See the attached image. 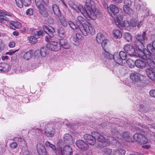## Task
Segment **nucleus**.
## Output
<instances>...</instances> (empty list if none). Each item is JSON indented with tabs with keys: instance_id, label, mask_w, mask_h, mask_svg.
Returning <instances> with one entry per match:
<instances>
[{
	"instance_id": "39448f33",
	"label": "nucleus",
	"mask_w": 155,
	"mask_h": 155,
	"mask_svg": "<svg viewBox=\"0 0 155 155\" xmlns=\"http://www.w3.org/2000/svg\"><path fill=\"white\" fill-rule=\"evenodd\" d=\"M110 132L112 137L107 138L106 141L105 138L104 141L102 143L103 144H102V146L103 147H105L108 146L110 143L112 144L116 143V145L118 146V145L120 146V141L118 139L120 138L121 135L118 129L116 127H112L111 128Z\"/></svg>"
},
{
	"instance_id": "f03ea898",
	"label": "nucleus",
	"mask_w": 155,
	"mask_h": 155,
	"mask_svg": "<svg viewBox=\"0 0 155 155\" xmlns=\"http://www.w3.org/2000/svg\"><path fill=\"white\" fill-rule=\"evenodd\" d=\"M136 47L135 52L138 56L143 59H146V62L148 59L154 61L155 60V55L152 53L155 52V41L152 42V44H148L147 49L141 48L140 46H135Z\"/></svg>"
},
{
	"instance_id": "c756f323",
	"label": "nucleus",
	"mask_w": 155,
	"mask_h": 155,
	"mask_svg": "<svg viewBox=\"0 0 155 155\" xmlns=\"http://www.w3.org/2000/svg\"><path fill=\"white\" fill-rule=\"evenodd\" d=\"M134 8L136 11L141 13H142L145 10L143 6L140 5V4L136 2L134 4Z\"/></svg>"
},
{
	"instance_id": "5701e85b",
	"label": "nucleus",
	"mask_w": 155,
	"mask_h": 155,
	"mask_svg": "<svg viewBox=\"0 0 155 155\" xmlns=\"http://www.w3.org/2000/svg\"><path fill=\"white\" fill-rule=\"evenodd\" d=\"M18 6L20 8H22L23 5L28 6L30 4L31 0H15Z\"/></svg>"
},
{
	"instance_id": "8fccbe9b",
	"label": "nucleus",
	"mask_w": 155,
	"mask_h": 155,
	"mask_svg": "<svg viewBox=\"0 0 155 155\" xmlns=\"http://www.w3.org/2000/svg\"><path fill=\"white\" fill-rule=\"evenodd\" d=\"M26 15L28 16H31L33 14V10L32 9H28L26 12Z\"/></svg>"
},
{
	"instance_id": "f704fd0d",
	"label": "nucleus",
	"mask_w": 155,
	"mask_h": 155,
	"mask_svg": "<svg viewBox=\"0 0 155 155\" xmlns=\"http://www.w3.org/2000/svg\"><path fill=\"white\" fill-rule=\"evenodd\" d=\"M52 9L54 14L57 16L60 15L61 12L58 6L56 4H54L52 6Z\"/></svg>"
},
{
	"instance_id": "c9c22d12",
	"label": "nucleus",
	"mask_w": 155,
	"mask_h": 155,
	"mask_svg": "<svg viewBox=\"0 0 155 155\" xmlns=\"http://www.w3.org/2000/svg\"><path fill=\"white\" fill-rule=\"evenodd\" d=\"M57 31L59 36L63 38L65 35V31L64 28L62 27H59L58 28Z\"/></svg>"
},
{
	"instance_id": "603ef678",
	"label": "nucleus",
	"mask_w": 155,
	"mask_h": 155,
	"mask_svg": "<svg viewBox=\"0 0 155 155\" xmlns=\"http://www.w3.org/2000/svg\"><path fill=\"white\" fill-rule=\"evenodd\" d=\"M10 146L12 149H14L17 147V144L15 142H13L11 143Z\"/></svg>"
},
{
	"instance_id": "13d9d810",
	"label": "nucleus",
	"mask_w": 155,
	"mask_h": 155,
	"mask_svg": "<svg viewBox=\"0 0 155 155\" xmlns=\"http://www.w3.org/2000/svg\"><path fill=\"white\" fill-rule=\"evenodd\" d=\"M18 50H11L9 52H6V54H9V55H12L13 54L15 53L16 51H17Z\"/></svg>"
},
{
	"instance_id": "4d7b16f0",
	"label": "nucleus",
	"mask_w": 155,
	"mask_h": 155,
	"mask_svg": "<svg viewBox=\"0 0 155 155\" xmlns=\"http://www.w3.org/2000/svg\"><path fill=\"white\" fill-rule=\"evenodd\" d=\"M149 93L151 96L155 97V90H151L150 91Z\"/></svg>"
},
{
	"instance_id": "a211bd4d",
	"label": "nucleus",
	"mask_w": 155,
	"mask_h": 155,
	"mask_svg": "<svg viewBox=\"0 0 155 155\" xmlns=\"http://www.w3.org/2000/svg\"><path fill=\"white\" fill-rule=\"evenodd\" d=\"M81 35L79 33H76L75 35L72 36L70 38V41L74 45H78L81 39Z\"/></svg>"
},
{
	"instance_id": "c85d7f7f",
	"label": "nucleus",
	"mask_w": 155,
	"mask_h": 155,
	"mask_svg": "<svg viewBox=\"0 0 155 155\" xmlns=\"http://www.w3.org/2000/svg\"><path fill=\"white\" fill-rule=\"evenodd\" d=\"M40 54L42 56H45L48 54L46 49L44 47L41 48L40 52L39 50H36L35 52V56H38V54L39 55Z\"/></svg>"
},
{
	"instance_id": "9d476101",
	"label": "nucleus",
	"mask_w": 155,
	"mask_h": 155,
	"mask_svg": "<svg viewBox=\"0 0 155 155\" xmlns=\"http://www.w3.org/2000/svg\"><path fill=\"white\" fill-rule=\"evenodd\" d=\"M147 62L150 68H147L146 69V74L151 79L155 81V63L154 61L150 59L147 60Z\"/></svg>"
},
{
	"instance_id": "58836bf2",
	"label": "nucleus",
	"mask_w": 155,
	"mask_h": 155,
	"mask_svg": "<svg viewBox=\"0 0 155 155\" xmlns=\"http://www.w3.org/2000/svg\"><path fill=\"white\" fill-rule=\"evenodd\" d=\"M105 39L104 35L101 33H98L96 37L97 41L98 43H101Z\"/></svg>"
},
{
	"instance_id": "2f4dec72",
	"label": "nucleus",
	"mask_w": 155,
	"mask_h": 155,
	"mask_svg": "<svg viewBox=\"0 0 155 155\" xmlns=\"http://www.w3.org/2000/svg\"><path fill=\"white\" fill-rule=\"evenodd\" d=\"M9 67L8 64L5 63L0 64V71L2 72L6 73L8 71Z\"/></svg>"
},
{
	"instance_id": "ea45409f",
	"label": "nucleus",
	"mask_w": 155,
	"mask_h": 155,
	"mask_svg": "<svg viewBox=\"0 0 155 155\" xmlns=\"http://www.w3.org/2000/svg\"><path fill=\"white\" fill-rule=\"evenodd\" d=\"M124 38L127 41L130 42L132 40V35L130 33L126 32L124 34Z\"/></svg>"
},
{
	"instance_id": "79ce46f5",
	"label": "nucleus",
	"mask_w": 155,
	"mask_h": 155,
	"mask_svg": "<svg viewBox=\"0 0 155 155\" xmlns=\"http://www.w3.org/2000/svg\"><path fill=\"white\" fill-rule=\"evenodd\" d=\"M130 28H134L138 25V21L136 19H132L130 20Z\"/></svg>"
},
{
	"instance_id": "338daca9",
	"label": "nucleus",
	"mask_w": 155,
	"mask_h": 155,
	"mask_svg": "<svg viewBox=\"0 0 155 155\" xmlns=\"http://www.w3.org/2000/svg\"><path fill=\"white\" fill-rule=\"evenodd\" d=\"M48 23L50 24H52L53 23V20L51 18H48Z\"/></svg>"
},
{
	"instance_id": "423d86ee",
	"label": "nucleus",
	"mask_w": 155,
	"mask_h": 155,
	"mask_svg": "<svg viewBox=\"0 0 155 155\" xmlns=\"http://www.w3.org/2000/svg\"><path fill=\"white\" fill-rule=\"evenodd\" d=\"M83 137L86 142L89 144L94 145L95 144L96 140H97L100 142V147H103L102 144L104 141L105 137L98 132H93L91 133V135L86 134L84 135Z\"/></svg>"
},
{
	"instance_id": "b1692460",
	"label": "nucleus",
	"mask_w": 155,
	"mask_h": 155,
	"mask_svg": "<svg viewBox=\"0 0 155 155\" xmlns=\"http://www.w3.org/2000/svg\"><path fill=\"white\" fill-rule=\"evenodd\" d=\"M135 66L139 68H143L145 67L147 64L148 65L146 62V60L143 59L142 60L137 59L135 61Z\"/></svg>"
},
{
	"instance_id": "ddd939ff",
	"label": "nucleus",
	"mask_w": 155,
	"mask_h": 155,
	"mask_svg": "<svg viewBox=\"0 0 155 155\" xmlns=\"http://www.w3.org/2000/svg\"><path fill=\"white\" fill-rule=\"evenodd\" d=\"M145 32H143L142 35L138 34L136 36L137 40L135 46H140L141 48H143L147 40Z\"/></svg>"
},
{
	"instance_id": "69168bd1",
	"label": "nucleus",
	"mask_w": 155,
	"mask_h": 155,
	"mask_svg": "<svg viewBox=\"0 0 155 155\" xmlns=\"http://www.w3.org/2000/svg\"><path fill=\"white\" fill-rule=\"evenodd\" d=\"M142 147L143 148L146 149H148L150 147V145L147 144V145H143L142 146Z\"/></svg>"
},
{
	"instance_id": "2eb2a0df",
	"label": "nucleus",
	"mask_w": 155,
	"mask_h": 155,
	"mask_svg": "<svg viewBox=\"0 0 155 155\" xmlns=\"http://www.w3.org/2000/svg\"><path fill=\"white\" fill-rule=\"evenodd\" d=\"M107 9L109 14L114 18V21H115V19L116 16L118 15H120V14L117 15L116 14L118 13L119 12L118 8L115 5L111 4L107 7Z\"/></svg>"
},
{
	"instance_id": "0e129e2a",
	"label": "nucleus",
	"mask_w": 155,
	"mask_h": 155,
	"mask_svg": "<svg viewBox=\"0 0 155 155\" xmlns=\"http://www.w3.org/2000/svg\"><path fill=\"white\" fill-rule=\"evenodd\" d=\"M43 32L42 31H36V34L38 35H42L43 34Z\"/></svg>"
},
{
	"instance_id": "412c9836",
	"label": "nucleus",
	"mask_w": 155,
	"mask_h": 155,
	"mask_svg": "<svg viewBox=\"0 0 155 155\" xmlns=\"http://www.w3.org/2000/svg\"><path fill=\"white\" fill-rule=\"evenodd\" d=\"M124 50L129 55L134 54L135 50L132 45L127 44L125 45L124 47Z\"/></svg>"
},
{
	"instance_id": "09e8293b",
	"label": "nucleus",
	"mask_w": 155,
	"mask_h": 155,
	"mask_svg": "<svg viewBox=\"0 0 155 155\" xmlns=\"http://www.w3.org/2000/svg\"><path fill=\"white\" fill-rule=\"evenodd\" d=\"M124 4V5L130 6L132 4V2L131 0H125Z\"/></svg>"
},
{
	"instance_id": "37998d69",
	"label": "nucleus",
	"mask_w": 155,
	"mask_h": 155,
	"mask_svg": "<svg viewBox=\"0 0 155 155\" xmlns=\"http://www.w3.org/2000/svg\"><path fill=\"white\" fill-rule=\"evenodd\" d=\"M15 140L16 141L19 145L21 146L22 145L25 144V141L21 137H17L15 139Z\"/></svg>"
},
{
	"instance_id": "49530a36",
	"label": "nucleus",
	"mask_w": 155,
	"mask_h": 155,
	"mask_svg": "<svg viewBox=\"0 0 155 155\" xmlns=\"http://www.w3.org/2000/svg\"><path fill=\"white\" fill-rule=\"evenodd\" d=\"M103 151L104 155H109L111 153L112 150L111 149L106 148L104 149Z\"/></svg>"
},
{
	"instance_id": "1a4fd4ad",
	"label": "nucleus",
	"mask_w": 155,
	"mask_h": 155,
	"mask_svg": "<svg viewBox=\"0 0 155 155\" xmlns=\"http://www.w3.org/2000/svg\"><path fill=\"white\" fill-rule=\"evenodd\" d=\"M40 127V130L44 131L45 135L47 137H52L55 133L54 127L51 124L41 123Z\"/></svg>"
},
{
	"instance_id": "20e7f679",
	"label": "nucleus",
	"mask_w": 155,
	"mask_h": 155,
	"mask_svg": "<svg viewBox=\"0 0 155 155\" xmlns=\"http://www.w3.org/2000/svg\"><path fill=\"white\" fill-rule=\"evenodd\" d=\"M44 31L48 35L45 36V40L48 43L46 45L47 48L53 51H58L60 49V46L58 43L55 41H51V38L53 37L54 34L55 30L50 26L44 25L43 27Z\"/></svg>"
},
{
	"instance_id": "6e6552de",
	"label": "nucleus",
	"mask_w": 155,
	"mask_h": 155,
	"mask_svg": "<svg viewBox=\"0 0 155 155\" xmlns=\"http://www.w3.org/2000/svg\"><path fill=\"white\" fill-rule=\"evenodd\" d=\"M35 2L42 16L44 17H47L48 14L46 10V7L48 5L49 0H35Z\"/></svg>"
},
{
	"instance_id": "dca6fc26",
	"label": "nucleus",
	"mask_w": 155,
	"mask_h": 155,
	"mask_svg": "<svg viewBox=\"0 0 155 155\" xmlns=\"http://www.w3.org/2000/svg\"><path fill=\"white\" fill-rule=\"evenodd\" d=\"M114 58V61L119 65H122L123 64V60H125L127 58V54L124 52L121 51L119 52V54H116Z\"/></svg>"
},
{
	"instance_id": "e433bc0d",
	"label": "nucleus",
	"mask_w": 155,
	"mask_h": 155,
	"mask_svg": "<svg viewBox=\"0 0 155 155\" xmlns=\"http://www.w3.org/2000/svg\"><path fill=\"white\" fill-rule=\"evenodd\" d=\"M123 9L126 13L128 15H130L133 14V10L130 8V6L124 5Z\"/></svg>"
},
{
	"instance_id": "a18cd8bd",
	"label": "nucleus",
	"mask_w": 155,
	"mask_h": 155,
	"mask_svg": "<svg viewBox=\"0 0 155 155\" xmlns=\"http://www.w3.org/2000/svg\"><path fill=\"white\" fill-rule=\"evenodd\" d=\"M21 150L23 155H31L29 152L26 147L23 146V147L22 148Z\"/></svg>"
},
{
	"instance_id": "72a5a7b5",
	"label": "nucleus",
	"mask_w": 155,
	"mask_h": 155,
	"mask_svg": "<svg viewBox=\"0 0 155 155\" xmlns=\"http://www.w3.org/2000/svg\"><path fill=\"white\" fill-rule=\"evenodd\" d=\"M35 52L33 50H30L25 54L23 56V58L25 59L28 60L31 57L33 56V54Z\"/></svg>"
},
{
	"instance_id": "de8ad7c7",
	"label": "nucleus",
	"mask_w": 155,
	"mask_h": 155,
	"mask_svg": "<svg viewBox=\"0 0 155 155\" xmlns=\"http://www.w3.org/2000/svg\"><path fill=\"white\" fill-rule=\"evenodd\" d=\"M3 15L7 16L9 17H11V15L10 13L6 11L4 12L2 10H0V18L1 16H3Z\"/></svg>"
},
{
	"instance_id": "052dcab7",
	"label": "nucleus",
	"mask_w": 155,
	"mask_h": 155,
	"mask_svg": "<svg viewBox=\"0 0 155 155\" xmlns=\"http://www.w3.org/2000/svg\"><path fill=\"white\" fill-rule=\"evenodd\" d=\"M5 16L3 15V16H1L0 19L7 21H9V18L6 17Z\"/></svg>"
},
{
	"instance_id": "473e14b6",
	"label": "nucleus",
	"mask_w": 155,
	"mask_h": 155,
	"mask_svg": "<svg viewBox=\"0 0 155 155\" xmlns=\"http://www.w3.org/2000/svg\"><path fill=\"white\" fill-rule=\"evenodd\" d=\"M113 37L115 38L120 39L122 37V34L121 31L118 29H114L112 31Z\"/></svg>"
},
{
	"instance_id": "774afa93",
	"label": "nucleus",
	"mask_w": 155,
	"mask_h": 155,
	"mask_svg": "<svg viewBox=\"0 0 155 155\" xmlns=\"http://www.w3.org/2000/svg\"><path fill=\"white\" fill-rule=\"evenodd\" d=\"M61 1L62 4H63V5H64V7L65 8H67L68 7L67 5L66 4V3H65L64 1V0H61Z\"/></svg>"
},
{
	"instance_id": "7ed1b4c3",
	"label": "nucleus",
	"mask_w": 155,
	"mask_h": 155,
	"mask_svg": "<svg viewBox=\"0 0 155 155\" xmlns=\"http://www.w3.org/2000/svg\"><path fill=\"white\" fill-rule=\"evenodd\" d=\"M100 14V11L95 8L93 1L86 0L82 14L87 20H94Z\"/></svg>"
},
{
	"instance_id": "4468645a",
	"label": "nucleus",
	"mask_w": 155,
	"mask_h": 155,
	"mask_svg": "<svg viewBox=\"0 0 155 155\" xmlns=\"http://www.w3.org/2000/svg\"><path fill=\"white\" fill-rule=\"evenodd\" d=\"M57 155H72L73 151L69 146H65L63 148L60 147L57 151Z\"/></svg>"
},
{
	"instance_id": "e2e57ef3",
	"label": "nucleus",
	"mask_w": 155,
	"mask_h": 155,
	"mask_svg": "<svg viewBox=\"0 0 155 155\" xmlns=\"http://www.w3.org/2000/svg\"><path fill=\"white\" fill-rule=\"evenodd\" d=\"M86 154L87 155H92V150H88L86 152Z\"/></svg>"
},
{
	"instance_id": "f8f14e48",
	"label": "nucleus",
	"mask_w": 155,
	"mask_h": 155,
	"mask_svg": "<svg viewBox=\"0 0 155 155\" xmlns=\"http://www.w3.org/2000/svg\"><path fill=\"white\" fill-rule=\"evenodd\" d=\"M122 18L120 15H118L115 19V22L116 25L120 29H123V28L125 29L128 30L131 28H130L129 23L127 21L125 20L122 22Z\"/></svg>"
},
{
	"instance_id": "680f3d73",
	"label": "nucleus",
	"mask_w": 155,
	"mask_h": 155,
	"mask_svg": "<svg viewBox=\"0 0 155 155\" xmlns=\"http://www.w3.org/2000/svg\"><path fill=\"white\" fill-rule=\"evenodd\" d=\"M128 155H144L143 154L139 153L138 152H134L132 153H130L129 154H128Z\"/></svg>"
},
{
	"instance_id": "c03bdc74",
	"label": "nucleus",
	"mask_w": 155,
	"mask_h": 155,
	"mask_svg": "<svg viewBox=\"0 0 155 155\" xmlns=\"http://www.w3.org/2000/svg\"><path fill=\"white\" fill-rule=\"evenodd\" d=\"M68 24L70 26L73 30L78 29L77 25H75L71 21H68Z\"/></svg>"
},
{
	"instance_id": "393cba45",
	"label": "nucleus",
	"mask_w": 155,
	"mask_h": 155,
	"mask_svg": "<svg viewBox=\"0 0 155 155\" xmlns=\"http://www.w3.org/2000/svg\"><path fill=\"white\" fill-rule=\"evenodd\" d=\"M85 21L84 18L81 16H78L75 20L76 24L78 26V29L80 31L81 26H84V22Z\"/></svg>"
},
{
	"instance_id": "cd10ccee",
	"label": "nucleus",
	"mask_w": 155,
	"mask_h": 155,
	"mask_svg": "<svg viewBox=\"0 0 155 155\" xmlns=\"http://www.w3.org/2000/svg\"><path fill=\"white\" fill-rule=\"evenodd\" d=\"M58 17V19L59 22H58V24L61 25L64 27H67L68 25V22L66 18L62 15H60Z\"/></svg>"
},
{
	"instance_id": "6ab92c4d",
	"label": "nucleus",
	"mask_w": 155,
	"mask_h": 155,
	"mask_svg": "<svg viewBox=\"0 0 155 155\" xmlns=\"http://www.w3.org/2000/svg\"><path fill=\"white\" fill-rule=\"evenodd\" d=\"M45 145L46 148L48 150L52 152L55 153L57 155V151L58 149L60 148V147L56 148L55 146L51 143L50 142L46 141L45 143Z\"/></svg>"
},
{
	"instance_id": "bf43d9fd",
	"label": "nucleus",
	"mask_w": 155,
	"mask_h": 155,
	"mask_svg": "<svg viewBox=\"0 0 155 155\" xmlns=\"http://www.w3.org/2000/svg\"><path fill=\"white\" fill-rule=\"evenodd\" d=\"M15 45V42L13 41H11L9 43V46L10 48L14 47Z\"/></svg>"
},
{
	"instance_id": "f3484780",
	"label": "nucleus",
	"mask_w": 155,
	"mask_h": 155,
	"mask_svg": "<svg viewBox=\"0 0 155 155\" xmlns=\"http://www.w3.org/2000/svg\"><path fill=\"white\" fill-rule=\"evenodd\" d=\"M68 4L71 8L74 10L76 12L78 13L81 12L82 14L84 8L82 5L76 4L72 1H69Z\"/></svg>"
},
{
	"instance_id": "5fc2aeb1",
	"label": "nucleus",
	"mask_w": 155,
	"mask_h": 155,
	"mask_svg": "<svg viewBox=\"0 0 155 155\" xmlns=\"http://www.w3.org/2000/svg\"><path fill=\"white\" fill-rule=\"evenodd\" d=\"M145 108L144 107L143 105H141L140 106V108L139 109V110L141 112L144 113L146 111H145Z\"/></svg>"
},
{
	"instance_id": "4be33fe9",
	"label": "nucleus",
	"mask_w": 155,
	"mask_h": 155,
	"mask_svg": "<svg viewBox=\"0 0 155 155\" xmlns=\"http://www.w3.org/2000/svg\"><path fill=\"white\" fill-rule=\"evenodd\" d=\"M116 143L113 144L117 147V148L115 149L113 152V155H124L126 153V151L121 147V144L120 143V146L118 145L117 146Z\"/></svg>"
},
{
	"instance_id": "f257e3e1",
	"label": "nucleus",
	"mask_w": 155,
	"mask_h": 155,
	"mask_svg": "<svg viewBox=\"0 0 155 155\" xmlns=\"http://www.w3.org/2000/svg\"><path fill=\"white\" fill-rule=\"evenodd\" d=\"M141 124H133L132 125H129L128 126L129 127V128L130 129L134 130H136L137 132L138 133L140 131L141 132L142 131L144 134L143 135L147 134V133L149 131L153 132L154 129L155 128H153V126L150 124H149L148 126H145L143 125H141ZM142 134L140 133H137L135 134L133 136V138L131 137V135L127 131H124L122 133V136H121L120 139H118L122 141L124 139L125 141L128 142H137L141 144H147L149 142V141Z\"/></svg>"
},
{
	"instance_id": "bb28decb",
	"label": "nucleus",
	"mask_w": 155,
	"mask_h": 155,
	"mask_svg": "<svg viewBox=\"0 0 155 155\" xmlns=\"http://www.w3.org/2000/svg\"><path fill=\"white\" fill-rule=\"evenodd\" d=\"M9 26L11 28L15 29L16 28H20L21 27V25L20 23L16 21H11Z\"/></svg>"
},
{
	"instance_id": "0eeeda50",
	"label": "nucleus",
	"mask_w": 155,
	"mask_h": 155,
	"mask_svg": "<svg viewBox=\"0 0 155 155\" xmlns=\"http://www.w3.org/2000/svg\"><path fill=\"white\" fill-rule=\"evenodd\" d=\"M130 79L135 85L139 87H145L147 84L145 81V77L138 73H133L130 74Z\"/></svg>"
},
{
	"instance_id": "aec40b11",
	"label": "nucleus",
	"mask_w": 155,
	"mask_h": 155,
	"mask_svg": "<svg viewBox=\"0 0 155 155\" xmlns=\"http://www.w3.org/2000/svg\"><path fill=\"white\" fill-rule=\"evenodd\" d=\"M76 146L83 150H86L88 149L89 147L88 144L84 141L79 140L76 142Z\"/></svg>"
},
{
	"instance_id": "a19ab883",
	"label": "nucleus",
	"mask_w": 155,
	"mask_h": 155,
	"mask_svg": "<svg viewBox=\"0 0 155 155\" xmlns=\"http://www.w3.org/2000/svg\"><path fill=\"white\" fill-rule=\"evenodd\" d=\"M28 39L29 42L31 44H34L37 42V39L34 36H30L28 37Z\"/></svg>"
},
{
	"instance_id": "3c124183",
	"label": "nucleus",
	"mask_w": 155,
	"mask_h": 155,
	"mask_svg": "<svg viewBox=\"0 0 155 155\" xmlns=\"http://www.w3.org/2000/svg\"><path fill=\"white\" fill-rule=\"evenodd\" d=\"M108 42V41L107 39L105 38L101 42V46L103 48H105Z\"/></svg>"
},
{
	"instance_id": "6e6d98bb",
	"label": "nucleus",
	"mask_w": 155,
	"mask_h": 155,
	"mask_svg": "<svg viewBox=\"0 0 155 155\" xmlns=\"http://www.w3.org/2000/svg\"><path fill=\"white\" fill-rule=\"evenodd\" d=\"M144 17H143L142 19L140 21V22H138L137 27L138 28H139L140 26L142 25L144 21Z\"/></svg>"
},
{
	"instance_id": "7c9ffc66",
	"label": "nucleus",
	"mask_w": 155,
	"mask_h": 155,
	"mask_svg": "<svg viewBox=\"0 0 155 155\" xmlns=\"http://www.w3.org/2000/svg\"><path fill=\"white\" fill-rule=\"evenodd\" d=\"M60 46L64 49H68L70 47V45L68 41L63 39H61L60 40Z\"/></svg>"
},
{
	"instance_id": "a878e982",
	"label": "nucleus",
	"mask_w": 155,
	"mask_h": 155,
	"mask_svg": "<svg viewBox=\"0 0 155 155\" xmlns=\"http://www.w3.org/2000/svg\"><path fill=\"white\" fill-rule=\"evenodd\" d=\"M63 139L65 142L68 143L70 145H71L73 143V139L71 135L69 134H65L63 136Z\"/></svg>"
},
{
	"instance_id": "9b49d317",
	"label": "nucleus",
	"mask_w": 155,
	"mask_h": 155,
	"mask_svg": "<svg viewBox=\"0 0 155 155\" xmlns=\"http://www.w3.org/2000/svg\"><path fill=\"white\" fill-rule=\"evenodd\" d=\"M81 27L80 31L84 36H87L88 33L92 35L95 34V31L94 26L88 21H85L84 23V26Z\"/></svg>"
},
{
	"instance_id": "4c0bfd02",
	"label": "nucleus",
	"mask_w": 155,
	"mask_h": 155,
	"mask_svg": "<svg viewBox=\"0 0 155 155\" xmlns=\"http://www.w3.org/2000/svg\"><path fill=\"white\" fill-rule=\"evenodd\" d=\"M126 63L129 67L132 68L135 65V61H134L132 59L129 58L126 61Z\"/></svg>"
},
{
	"instance_id": "864d4df0",
	"label": "nucleus",
	"mask_w": 155,
	"mask_h": 155,
	"mask_svg": "<svg viewBox=\"0 0 155 155\" xmlns=\"http://www.w3.org/2000/svg\"><path fill=\"white\" fill-rule=\"evenodd\" d=\"M107 55H108V56H107V57L108 58L110 59H113L114 61V58L115 56V54H114V55H113L112 54H109V53H107Z\"/></svg>"
}]
</instances>
